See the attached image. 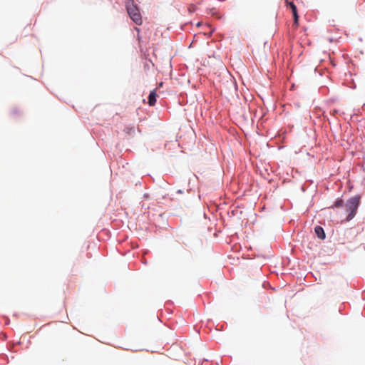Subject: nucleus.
<instances>
[{"mask_svg": "<svg viewBox=\"0 0 365 365\" xmlns=\"http://www.w3.org/2000/svg\"><path fill=\"white\" fill-rule=\"evenodd\" d=\"M361 197L356 195L351 197L346 204V211L348 212L346 220H351L356 215V210L360 204Z\"/></svg>", "mask_w": 365, "mask_h": 365, "instance_id": "f257e3e1", "label": "nucleus"}, {"mask_svg": "<svg viewBox=\"0 0 365 365\" xmlns=\"http://www.w3.org/2000/svg\"><path fill=\"white\" fill-rule=\"evenodd\" d=\"M126 9L131 19L137 24H142V18L137 5L133 0H130L126 3Z\"/></svg>", "mask_w": 365, "mask_h": 365, "instance_id": "f03ea898", "label": "nucleus"}, {"mask_svg": "<svg viewBox=\"0 0 365 365\" xmlns=\"http://www.w3.org/2000/svg\"><path fill=\"white\" fill-rule=\"evenodd\" d=\"M289 5L290 9H292V14H293L294 24H296V26H297L298 25L299 16H298L297 11V6L292 2H289Z\"/></svg>", "mask_w": 365, "mask_h": 365, "instance_id": "7ed1b4c3", "label": "nucleus"}, {"mask_svg": "<svg viewBox=\"0 0 365 365\" xmlns=\"http://www.w3.org/2000/svg\"><path fill=\"white\" fill-rule=\"evenodd\" d=\"M156 97H157V93H156L155 90L152 91L148 96V104L150 106H153L155 104Z\"/></svg>", "mask_w": 365, "mask_h": 365, "instance_id": "20e7f679", "label": "nucleus"}, {"mask_svg": "<svg viewBox=\"0 0 365 365\" xmlns=\"http://www.w3.org/2000/svg\"><path fill=\"white\" fill-rule=\"evenodd\" d=\"M314 232H315L317 236L319 239L324 240L325 238L326 235H325L324 229L322 227H320V226L315 227Z\"/></svg>", "mask_w": 365, "mask_h": 365, "instance_id": "39448f33", "label": "nucleus"}, {"mask_svg": "<svg viewBox=\"0 0 365 365\" xmlns=\"http://www.w3.org/2000/svg\"><path fill=\"white\" fill-rule=\"evenodd\" d=\"M126 134L131 135L135 133V128L133 126L126 127L124 130Z\"/></svg>", "mask_w": 365, "mask_h": 365, "instance_id": "423d86ee", "label": "nucleus"}, {"mask_svg": "<svg viewBox=\"0 0 365 365\" xmlns=\"http://www.w3.org/2000/svg\"><path fill=\"white\" fill-rule=\"evenodd\" d=\"M344 205V201L341 199H339L336 201L334 205L331 207H341Z\"/></svg>", "mask_w": 365, "mask_h": 365, "instance_id": "0eeeda50", "label": "nucleus"}, {"mask_svg": "<svg viewBox=\"0 0 365 365\" xmlns=\"http://www.w3.org/2000/svg\"><path fill=\"white\" fill-rule=\"evenodd\" d=\"M177 192H178V193H182V190H178L177 191Z\"/></svg>", "mask_w": 365, "mask_h": 365, "instance_id": "6e6552de", "label": "nucleus"}, {"mask_svg": "<svg viewBox=\"0 0 365 365\" xmlns=\"http://www.w3.org/2000/svg\"><path fill=\"white\" fill-rule=\"evenodd\" d=\"M162 86H163V83L161 82L159 83V87H162Z\"/></svg>", "mask_w": 365, "mask_h": 365, "instance_id": "1a4fd4ad", "label": "nucleus"}]
</instances>
